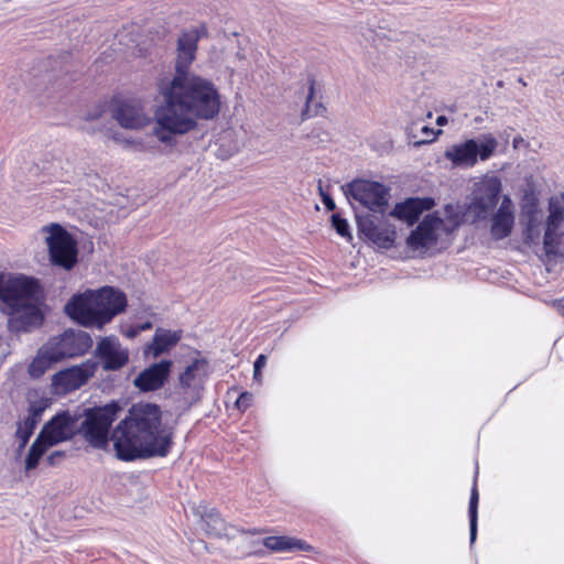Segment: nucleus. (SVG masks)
I'll list each match as a JSON object with an SVG mask.
<instances>
[{"label":"nucleus","instance_id":"1","mask_svg":"<svg viewBox=\"0 0 564 564\" xmlns=\"http://www.w3.org/2000/svg\"><path fill=\"white\" fill-rule=\"evenodd\" d=\"M120 411L121 406L113 401L87 410L82 432L94 448L105 449L111 441L116 457L122 462L166 457L171 453L175 427L163 422L158 404H133L110 433V426Z\"/></svg>","mask_w":564,"mask_h":564},{"label":"nucleus","instance_id":"2","mask_svg":"<svg viewBox=\"0 0 564 564\" xmlns=\"http://www.w3.org/2000/svg\"><path fill=\"white\" fill-rule=\"evenodd\" d=\"M158 91L162 102L154 112L153 134L164 144L195 130L197 120H213L220 112L221 98L216 85L196 74L162 78Z\"/></svg>","mask_w":564,"mask_h":564},{"label":"nucleus","instance_id":"3","mask_svg":"<svg viewBox=\"0 0 564 564\" xmlns=\"http://www.w3.org/2000/svg\"><path fill=\"white\" fill-rule=\"evenodd\" d=\"M128 300L121 290L113 286L87 289L74 294L65 305V313L77 324L102 329L127 308Z\"/></svg>","mask_w":564,"mask_h":564},{"label":"nucleus","instance_id":"4","mask_svg":"<svg viewBox=\"0 0 564 564\" xmlns=\"http://www.w3.org/2000/svg\"><path fill=\"white\" fill-rule=\"evenodd\" d=\"M41 297L35 279L20 275L3 282L0 275V310L19 323L20 329L29 330L42 325Z\"/></svg>","mask_w":564,"mask_h":564},{"label":"nucleus","instance_id":"5","mask_svg":"<svg viewBox=\"0 0 564 564\" xmlns=\"http://www.w3.org/2000/svg\"><path fill=\"white\" fill-rule=\"evenodd\" d=\"M93 346L91 336L80 329H66L43 344L28 367L33 379L41 378L55 365L85 355Z\"/></svg>","mask_w":564,"mask_h":564},{"label":"nucleus","instance_id":"6","mask_svg":"<svg viewBox=\"0 0 564 564\" xmlns=\"http://www.w3.org/2000/svg\"><path fill=\"white\" fill-rule=\"evenodd\" d=\"M74 423L75 421L68 412L58 413L45 423L29 449L25 458V469L36 468L41 457L50 447L72 438Z\"/></svg>","mask_w":564,"mask_h":564},{"label":"nucleus","instance_id":"7","mask_svg":"<svg viewBox=\"0 0 564 564\" xmlns=\"http://www.w3.org/2000/svg\"><path fill=\"white\" fill-rule=\"evenodd\" d=\"M564 196H553L549 200V216L543 235L545 261L557 264L564 261Z\"/></svg>","mask_w":564,"mask_h":564},{"label":"nucleus","instance_id":"8","mask_svg":"<svg viewBox=\"0 0 564 564\" xmlns=\"http://www.w3.org/2000/svg\"><path fill=\"white\" fill-rule=\"evenodd\" d=\"M498 147V141L492 134H485L481 141L468 139L462 143L453 144L445 151V158L454 166L469 169L480 161L489 160Z\"/></svg>","mask_w":564,"mask_h":564},{"label":"nucleus","instance_id":"9","mask_svg":"<svg viewBox=\"0 0 564 564\" xmlns=\"http://www.w3.org/2000/svg\"><path fill=\"white\" fill-rule=\"evenodd\" d=\"M48 232L46 245L50 259L54 265L70 270L77 263V245L72 235L59 224H51L44 227Z\"/></svg>","mask_w":564,"mask_h":564},{"label":"nucleus","instance_id":"10","mask_svg":"<svg viewBox=\"0 0 564 564\" xmlns=\"http://www.w3.org/2000/svg\"><path fill=\"white\" fill-rule=\"evenodd\" d=\"M344 192L372 212L383 213L388 205L389 189L379 182L355 180L344 187Z\"/></svg>","mask_w":564,"mask_h":564},{"label":"nucleus","instance_id":"11","mask_svg":"<svg viewBox=\"0 0 564 564\" xmlns=\"http://www.w3.org/2000/svg\"><path fill=\"white\" fill-rule=\"evenodd\" d=\"M501 192V182L497 176L485 177L476 184L474 196L467 212L475 220L486 219L495 209Z\"/></svg>","mask_w":564,"mask_h":564},{"label":"nucleus","instance_id":"12","mask_svg":"<svg viewBox=\"0 0 564 564\" xmlns=\"http://www.w3.org/2000/svg\"><path fill=\"white\" fill-rule=\"evenodd\" d=\"M358 230L373 245L382 249H390L395 241V228L383 217L377 218L372 215L357 217Z\"/></svg>","mask_w":564,"mask_h":564},{"label":"nucleus","instance_id":"13","mask_svg":"<svg viewBox=\"0 0 564 564\" xmlns=\"http://www.w3.org/2000/svg\"><path fill=\"white\" fill-rule=\"evenodd\" d=\"M111 115L124 129L139 130L151 123V117L145 112L144 105L139 99L116 101Z\"/></svg>","mask_w":564,"mask_h":564},{"label":"nucleus","instance_id":"14","mask_svg":"<svg viewBox=\"0 0 564 564\" xmlns=\"http://www.w3.org/2000/svg\"><path fill=\"white\" fill-rule=\"evenodd\" d=\"M95 356L107 371H116L129 361V351L123 348L116 336L102 337L96 346Z\"/></svg>","mask_w":564,"mask_h":564},{"label":"nucleus","instance_id":"15","mask_svg":"<svg viewBox=\"0 0 564 564\" xmlns=\"http://www.w3.org/2000/svg\"><path fill=\"white\" fill-rule=\"evenodd\" d=\"M443 220L434 215H426L417 227L406 238V245L412 250L429 249L436 245Z\"/></svg>","mask_w":564,"mask_h":564},{"label":"nucleus","instance_id":"16","mask_svg":"<svg viewBox=\"0 0 564 564\" xmlns=\"http://www.w3.org/2000/svg\"><path fill=\"white\" fill-rule=\"evenodd\" d=\"M199 32L196 29L182 33L177 41V59L175 63V73L173 76L187 77L194 75L189 72V66L195 59Z\"/></svg>","mask_w":564,"mask_h":564},{"label":"nucleus","instance_id":"17","mask_svg":"<svg viewBox=\"0 0 564 564\" xmlns=\"http://www.w3.org/2000/svg\"><path fill=\"white\" fill-rule=\"evenodd\" d=\"M172 365L171 360H161L151 365L134 378V387L142 392L161 389L170 376Z\"/></svg>","mask_w":564,"mask_h":564},{"label":"nucleus","instance_id":"18","mask_svg":"<svg viewBox=\"0 0 564 564\" xmlns=\"http://www.w3.org/2000/svg\"><path fill=\"white\" fill-rule=\"evenodd\" d=\"M94 373L95 365L84 362L79 366H73L56 372L52 378V382L55 387H59L65 390H75L85 384Z\"/></svg>","mask_w":564,"mask_h":564},{"label":"nucleus","instance_id":"19","mask_svg":"<svg viewBox=\"0 0 564 564\" xmlns=\"http://www.w3.org/2000/svg\"><path fill=\"white\" fill-rule=\"evenodd\" d=\"M207 362L204 359L193 360L178 376V386L184 393H191L199 398L203 384L207 376Z\"/></svg>","mask_w":564,"mask_h":564},{"label":"nucleus","instance_id":"20","mask_svg":"<svg viewBox=\"0 0 564 564\" xmlns=\"http://www.w3.org/2000/svg\"><path fill=\"white\" fill-rule=\"evenodd\" d=\"M514 226L513 204L505 196L498 210L491 218L490 235L495 240H501L510 236Z\"/></svg>","mask_w":564,"mask_h":564},{"label":"nucleus","instance_id":"21","mask_svg":"<svg viewBox=\"0 0 564 564\" xmlns=\"http://www.w3.org/2000/svg\"><path fill=\"white\" fill-rule=\"evenodd\" d=\"M433 205L434 200L432 198H408L398 203L390 215L412 226L419 220L421 214L431 209Z\"/></svg>","mask_w":564,"mask_h":564},{"label":"nucleus","instance_id":"22","mask_svg":"<svg viewBox=\"0 0 564 564\" xmlns=\"http://www.w3.org/2000/svg\"><path fill=\"white\" fill-rule=\"evenodd\" d=\"M525 228L523 232L524 242L529 246H538L541 236L542 214L534 199L523 206Z\"/></svg>","mask_w":564,"mask_h":564},{"label":"nucleus","instance_id":"23","mask_svg":"<svg viewBox=\"0 0 564 564\" xmlns=\"http://www.w3.org/2000/svg\"><path fill=\"white\" fill-rule=\"evenodd\" d=\"M180 339L181 335L176 332L158 329L145 352L151 354L153 358H158L176 345Z\"/></svg>","mask_w":564,"mask_h":564},{"label":"nucleus","instance_id":"24","mask_svg":"<svg viewBox=\"0 0 564 564\" xmlns=\"http://www.w3.org/2000/svg\"><path fill=\"white\" fill-rule=\"evenodd\" d=\"M200 519L204 522V530L207 534L217 538L227 534V523L217 509L204 507L200 512Z\"/></svg>","mask_w":564,"mask_h":564},{"label":"nucleus","instance_id":"25","mask_svg":"<svg viewBox=\"0 0 564 564\" xmlns=\"http://www.w3.org/2000/svg\"><path fill=\"white\" fill-rule=\"evenodd\" d=\"M263 545L267 549L275 552L310 549V546L304 541L285 535L267 536L263 539Z\"/></svg>","mask_w":564,"mask_h":564},{"label":"nucleus","instance_id":"26","mask_svg":"<svg viewBox=\"0 0 564 564\" xmlns=\"http://www.w3.org/2000/svg\"><path fill=\"white\" fill-rule=\"evenodd\" d=\"M316 79L314 76L307 77V96L305 107L302 110L301 117L306 120L311 117L322 115L326 109L321 101H315Z\"/></svg>","mask_w":564,"mask_h":564},{"label":"nucleus","instance_id":"27","mask_svg":"<svg viewBox=\"0 0 564 564\" xmlns=\"http://www.w3.org/2000/svg\"><path fill=\"white\" fill-rule=\"evenodd\" d=\"M478 500L479 495L477 490L476 479L470 492L468 516H469V540L474 544L477 538V521H478Z\"/></svg>","mask_w":564,"mask_h":564},{"label":"nucleus","instance_id":"28","mask_svg":"<svg viewBox=\"0 0 564 564\" xmlns=\"http://www.w3.org/2000/svg\"><path fill=\"white\" fill-rule=\"evenodd\" d=\"M36 424L37 420L35 416H26L24 421L19 424L15 435L21 441L22 446L29 442Z\"/></svg>","mask_w":564,"mask_h":564},{"label":"nucleus","instance_id":"29","mask_svg":"<svg viewBox=\"0 0 564 564\" xmlns=\"http://www.w3.org/2000/svg\"><path fill=\"white\" fill-rule=\"evenodd\" d=\"M332 224L338 235H340L341 237L348 238V239L352 238V236L349 231V225H348L347 220L345 218L340 217V215L334 214L332 216Z\"/></svg>","mask_w":564,"mask_h":564},{"label":"nucleus","instance_id":"30","mask_svg":"<svg viewBox=\"0 0 564 564\" xmlns=\"http://www.w3.org/2000/svg\"><path fill=\"white\" fill-rule=\"evenodd\" d=\"M421 133L423 138L421 140L413 142L415 147L433 142L436 139V137L442 133V131H435L433 128L424 126L421 128Z\"/></svg>","mask_w":564,"mask_h":564},{"label":"nucleus","instance_id":"31","mask_svg":"<svg viewBox=\"0 0 564 564\" xmlns=\"http://www.w3.org/2000/svg\"><path fill=\"white\" fill-rule=\"evenodd\" d=\"M361 35L364 39L373 45L378 44V41L384 37L383 29L379 28V30H376L371 26H367L362 30Z\"/></svg>","mask_w":564,"mask_h":564},{"label":"nucleus","instance_id":"32","mask_svg":"<svg viewBox=\"0 0 564 564\" xmlns=\"http://www.w3.org/2000/svg\"><path fill=\"white\" fill-rule=\"evenodd\" d=\"M253 395L250 392H242L236 400V406L240 411H246L252 403Z\"/></svg>","mask_w":564,"mask_h":564},{"label":"nucleus","instance_id":"33","mask_svg":"<svg viewBox=\"0 0 564 564\" xmlns=\"http://www.w3.org/2000/svg\"><path fill=\"white\" fill-rule=\"evenodd\" d=\"M267 364V357L264 355H259L253 364V378L254 380H259L261 377V369Z\"/></svg>","mask_w":564,"mask_h":564},{"label":"nucleus","instance_id":"34","mask_svg":"<svg viewBox=\"0 0 564 564\" xmlns=\"http://www.w3.org/2000/svg\"><path fill=\"white\" fill-rule=\"evenodd\" d=\"M64 457H65V452L55 451L46 457V462L50 466H56L64 459Z\"/></svg>","mask_w":564,"mask_h":564},{"label":"nucleus","instance_id":"35","mask_svg":"<svg viewBox=\"0 0 564 564\" xmlns=\"http://www.w3.org/2000/svg\"><path fill=\"white\" fill-rule=\"evenodd\" d=\"M319 192L322 196L323 204L328 210H334L336 208L334 199L327 193H324L322 186L319 185Z\"/></svg>","mask_w":564,"mask_h":564},{"label":"nucleus","instance_id":"36","mask_svg":"<svg viewBox=\"0 0 564 564\" xmlns=\"http://www.w3.org/2000/svg\"><path fill=\"white\" fill-rule=\"evenodd\" d=\"M127 338H134L139 335V330H138V327L137 325L135 326H131L129 327L128 329L123 330L122 333Z\"/></svg>","mask_w":564,"mask_h":564},{"label":"nucleus","instance_id":"37","mask_svg":"<svg viewBox=\"0 0 564 564\" xmlns=\"http://www.w3.org/2000/svg\"><path fill=\"white\" fill-rule=\"evenodd\" d=\"M138 327V330H139V334L144 332V330H148V329H151L152 328V323L151 322H144L142 324H139L137 325Z\"/></svg>","mask_w":564,"mask_h":564},{"label":"nucleus","instance_id":"38","mask_svg":"<svg viewBox=\"0 0 564 564\" xmlns=\"http://www.w3.org/2000/svg\"><path fill=\"white\" fill-rule=\"evenodd\" d=\"M41 413H42V410L41 409H35V408H32L30 410V414L28 416H35L36 420L39 421L40 420V416H41Z\"/></svg>","mask_w":564,"mask_h":564},{"label":"nucleus","instance_id":"39","mask_svg":"<svg viewBox=\"0 0 564 564\" xmlns=\"http://www.w3.org/2000/svg\"><path fill=\"white\" fill-rule=\"evenodd\" d=\"M446 122H447V118H446V117H444V116H438V117H437V119H436V123H437L438 126H443V124H445Z\"/></svg>","mask_w":564,"mask_h":564},{"label":"nucleus","instance_id":"40","mask_svg":"<svg viewBox=\"0 0 564 564\" xmlns=\"http://www.w3.org/2000/svg\"><path fill=\"white\" fill-rule=\"evenodd\" d=\"M247 533L251 534V535H256V534H260L262 533L261 530H258V529H252V530H248L246 531Z\"/></svg>","mask_w":564,"mask_h":564}]
</instances>
